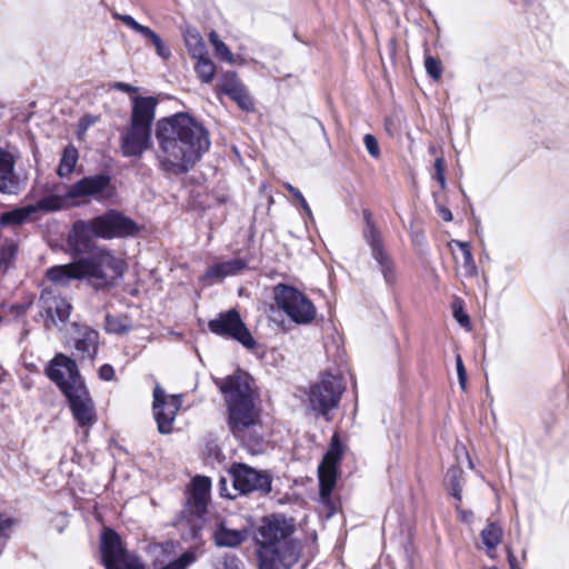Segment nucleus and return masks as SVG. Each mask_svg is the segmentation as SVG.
<instances>
[{
	"label": "nucleus",
	"instance_id": "21",
	"mask_svg": "<svg viewBox=\"0 0 569 569\" xmlns=\"http://www.w3.org/2000/svg\"><path fill=\"white\" fill-rule=\"evenodd\" d=\"M47 279L56 286L68 287L73 280L86 279V273L80 259L70 263L57 264L46 271Z\"/></svg>",
	"mask_w": 569,
	"mask_h": 569
},
{
	"label": "nucleus",
	"instance_id": "5",
	"mask_svg": "<svg viewBox=\"0 0 569 569\" xmlns=\"http://www.w3.org/2000/svg\"><path fill=\"white\" fill-rule=\"evenodd\" d=\"M157 106L158 99L151 96L131 98L130 117L119 136V148L124 158L140 159L151 149Z\"/></svg>",
	"mask_w": 569,
	"mask_h": 569
},
{
	"label": "nucleus",
	"instance_id": "34",
	"mask_svg": "<svg viewBox=\"0 0 569 569\" xmlns=\"http://www.w3.org/2000/svg\"><path fill=\"white\" fill-rule=\"evenodd\" d=\"M461 476H462V469L458 466H453V467L449 468L447 471L450 495L458 501L461 500V491H462L461 486H460Z\"/></svg>",
	"mask_w": 569,
	"mask_h": 569
},
{
	"label": "nucleus",
	"instance_id": "20",
	"mask_svg": "<svg viewBox=\"0 0 569 569\" xmlns=\"http://www.w3.org/2000/svg\"><path fill=\"white\" fill-rule=\"evenodd\" d=\"M74 331V353L80 360H93L98 353L99 333L97 330L78 322L72 323Z\"/></svg>",
	"mask_w": 569,
	"mask_h": 569
},
{
	"label": "nucleus",
	"instance_id": "11",
	"mask_svg": "<svg viewBox=\"0 0 569 569\" xmlns=\"http://www.w3.org/2000/svg\"><path fill=\"white\" fill-rule=\"evenodd\" d=\"M92 219L97 238L106 240L129 238L140 231L134 220L116 209H109Z\"/></svg>",
	"mask_w": 569,
	"mask_h": 569
},
{
	"label": "nucleus",
	"instance_id": "17",
	"mask_svg": "<svg viewBox=\"0 0 569 569\" xmlns=\"http://www.w3.org/2000/svg\"><path fill=\"white\" fill-rule=\"evenodd\" d=\"M111 178L107 173L87 176L71 184L64 193L66 199L93 198L103 199L108 193Z\"/></svg>",
	"mask_w": 569,
	"mask_h": 569
},
{
	"label": "nucleus",
	"instance_id": "24",
	"mask_svg": "<svg viewBox=\"0 0 569 569\" xmlns=\"http://www.w3.org/2000/svg\"><path fill=\"white\" fill-rule=\"evenodd\" d=\"M248 267V261L243 258H233L227 261L218 262L208 268L206 277L214 280H222L226 277L237 276Z\"/></svg>",
	"mask_w": 569,
	"mask_h": 569
},
{
	"label": "nucleus",
	"instance_id": "3",
	"mask_svg": "<svg viewBox=\"0 0 569 569\" xmlns=\"http://www.w3.org/2000/svg\"><path fill=\"white\" fill-rule=\"evenodd\" d=\"M295 526L282 515L264 518L258 530L259 569H290L299 559L300 550L290 539Z\"/></svg>",
	"mask_w": 569,
	"mask_h": 569
},
{
	"label": "nucleus",
	"instance_id": "39",
	"mask_svg": "<svg viewBox=\"0 0 569 569\" xmlns=\"http://www.w3.org/2000/svg\"><path fill=\"white\" fill-rule=\"evenodd\" d=\"M214 569H242V561L234 555L224 553L213 563Z\"/></svg>",
	"mask_w": 569,
	"mask_h": 569
},
{
	"label": "nucleus",
	"instance_id": "38",
	"mask_svg": "<svg viewBox=\"0 0 569 569\" xmlns=\"http://www.w3.org/2000/svg\"><path fill=\"white\" fill-rule=\"evenodd\" d=\"M230 98L237 102L239 108L243 111H251L253 110V100L250 97L249 92L247 91L246 87H241L239 90H237V93H232Z\"/></svg>",
	"mask_w": 569,
	"mask_h": 569
},
{
	"label": "nucleus",
	"instance_id": "4",
	"mask_svg": "<svg viewBox=\"0 0 569 569\" xmlns=\"http://www.w3.org/2000/svg\"><path fill=\"white\" fill-rule=\"evenodd\" d=\"M224 395L228 409V427L232 435L244 441L259 422V411L252 398V378L237 370L224 379L214 380Z\"/></svg>",
	"mask_w": 569,
	"mask_h": 569
},
{
	"label": "nucleus",
	"instance_id": "6",
	"mask_svg": "<svg viewBox=\"0 0 569 569\" xmlns=\"http://www.w3.org/2000/svg\"><path fill=\"white\" fill-rule=\"evenodd\" d=\"M277 307L297 325H310L317 315L313 302L297 288L279 283L273 287Z\"/></svg>",
	"mask_w": 569,
	"mask_h": 569
},
{
	"label": "nucleus",
	"instance_id": "40",
	"mask_svg": "<svg viewBox=\"0 0 569 569\" xmlns=\"http://www.w3.org/2000/svg\"><path fill=\"white\" fill-rule=\"evenodd\" d=\"M196 560L197 557L194 552L186 551L178 559L169 562L161 569H187L189 566L196 562Z\"/></svg>",
	"mask_w": 569,
	"mask_h": 569
},
{
	"label": "nucleus",
	"instance_id": "46",
	"mask_svg": "<svg viewBox=\"0 0 569 569\" xmlns=\"http://www.w3.org/2000/svg\"><path fill=\"white\" fill-rule=\"evenodd\" d=\"M111 16L113 19L123 22L127 27H129L136 32H138V30L142 26L141 23L137 22L130 14H122L117 11H113Z\"/></svg>",
	"mask_w": 569,
	"mask_h": 569
},
{
	"label": "nucleus",
	"instance_id": "25",
	"mask_svg": "<svg viewBox=\"0 0 569 569\" xmlns=\"http://www.w3.org/2000/svg\"><path fill=\"white\" fill-rule=\"evenodd\" d=\"M33 213L34 209L30 204L2 212L0 214V227H19L27 222Z\"/></svg>",
	"mask_w": 569,
	"mask_h": 569
},
{
	"label": "nucleus",
	"instance_id": "41",
	"mask_svg": "<svg viewBox=\"0 0 569 569\" xmlns=\"http://www.w3.org/2000/svg\"><path fill=\"white\" fill-rule=\"evenodd\" d=\"M283 187L292 194V197L296 199V201H298L302 208V210L305 211L306 216L312 220L313 219V214H312V211L307 202V200L305 199L303 194L300 192L299 189H297L296 187H293L291 183L289 182H286L283 184Z\"/></svg>",
	"mask_w": 569,
	"mask_h": 569
},
{
	"label": "nucleus",
	"instance_id": "37",
	"mask_svg": "<svg viewBox=\"0 0 569 569\" xmlns=\"http://www.w3.org/2000/svg\"><path fill=\"white\" fill-rule=\"evenodd\" d=\"M241 87H243V84L234 72L226 73L219 83L220 91L228 97H230L232 93H237V90H239Z\"/></svg>",
	"mask_w": 569,
	"mask_h": 569
},
{
	"label": "nucleus",
	"instance_id": "7",
	"mask_svg": "<svg viewBox=\"0 0 569 569\" xmlns=\"http://www.w3.org/2000/svg\"><path fill=\"white\" fill-rule=\"evenodd\" d=\"M228 473L233 491L240 495L257 492L260 496H267L272 490V476L267 470H258L242 462H233Z\"/></svg>",
	"mask_w": 569,
	"mask_h": 569
},
{
	"label": "nucleus",
	"instance_id": "48",
	"mask_svg": "<svg viewBox=\"0 0 569 569\" xmlns=\"http://www.w3.org/2000/svg\"><path fill=\"white\" fill-rule=\"evenodd\" d=\"M152 44L156 48L157 54L162 59H168L171 56L170 49L163 43L162 39L158 37Z\"/></svg>",
	"mask_w": 569,
	"mask_h": 569
},
{
	"label": "nucleus",
	"instance_id": "29",
	"mask_svg": "<svg viewBox=\"0 0 569 569\" xmlns=\"http://www.w3.org/2000/svg\"><path fill=\"white\" fill-rule=\"evenodd\" d=\"M18 253V243L6 239L0 247V271L6 272L14 261Z\"/></svg>",
	"mask_w": 569,
	"mask_h": 569
},
{
	"label": "nucleus",
	"instance_id": "15",
	"mask_svg": "<svg viewBox=\"0 0 569 569\" xmlns=\"http://www.w3.org/2000/svg\"><path fill=\"white\" fill-rule=\"evenodd\" d=\"M342 457V445L335 435L331 445L318 467L319 493L322 501L329 499L337 483L338 463Z\"/></svg>",
	"mask_w": 569,
	"mask_h": 569
},
{
	"label": "nucleus",
	"instance_id": "58",
	"mask_svg": "<svg viewBox=\"0 0 569 569\" xmlns=\"http://www.w3.org/2000/svg\"><path fill=\"white\" fill-rule=\"evenodd\" d=\"M490 569H497V568L492 567V568H490Z\"/></svg>",
	"mask_w": 569,
	"mask_h": 569
},
{
	"label": "nucleus",
	"instance_id": "44",
	"mask_svg": "<svg viewBox=\"0 0 569 569\" xmlns=\"http://www.w3.org/2000/svg\"><path fill=\"white\" fill-rule=\"evenodd\" d=\"M363 143H365V147H366L368 153L372 158L377 159L380 157V149H379L378 140L376 139L375 136H372L370 133L365 134Z\"/></svg>",
	"mask_w": 569,
	"mask_h": 569
},
{
	"label": "nucleus",
	"instance_id": "16",
	"mask_svg": "<svg viewBox=\"0 0 569 569\" xmlns=\"http://www.w3.org/2000/svg\"><path fill=\"white\" fill-rule=\"evenodd\" d=\"M86 278L106 280L108 272L112 276H122V261L108 250L97 248L88 257L80 258Z\"/></svg>",
	"mask_w": 569,
	"mask_h": 569
},
{
	"label": "nucleus",
	"instance_id": "36",
	"mask_svg": "<svg viewBox=\"0 0 569 569\" xmlns=\"http://www.w3.org/2000/svg\"><path fill=\"white\" fill-rule=\"evenodd\" d=\"M209 41L211 42V44H212V47L214 49L216 54L220 59H222V60H224L227 62H230V63L233 62V54H232V52L229 50L227 44L219 38L217 32H214V31L210 32Z\"/></svg>",
	"mask_w": 569,
	"mask_h": 569
},
{
	"label": "nucleus",
	"instance_id": "26",
	"mask_svg": "<svg viewBox=\"0 0 569 569\" xmlns=\"http://www.w3.org/2000/svg\"><path fill=\"white\" fill-rule=\"evenodd\" d=\"M79 159L78 150L74 146L68 144L62 152L57 174L61 178L71 174L77 166Z\"/></svg>",
	"mask_w": 569,
	"mask_h": 569
},
{
	"label": "nucleus",
	"instance_id": "33",
	"mask_svg": "<svg viewBox=\"0 0 569 569\" xmlns=\"http://www.w3.org/2000/svg\"><path fill=\"white\" fill-rule=\"evenodd\" d=\"M194 70L203 83L212 81L216 72L214 63L209 59L208 54L197 58Z\"/></svg>",
	"mask_w": 569,
	"mask_h": 569
},
{
	"label": "nucleus",
	"instance_id": "19",
	"mask_svg": "<svg viewBox=\"0 0 569 569\" xmlns=\"http://www.w3.org/2000/svg\"><path fill=\"white\" fill-rule=\"evenodd\" d=\"M211 488V481L208 477L196 476L191 482V489L188 492L186 507L181 511V517L200 518L207 510L208 496Z\"/></svg>",
	"mask_w": 569,
	"mask_h": 569
},
{
	"label": "nucleus",
	"instance_id": "14",
	"mask_svg": "<svg viewBox=\"0 0 569 569\" xmlns=\"http://www.w3.org/2000/svg\"><path fill=\"white\" fill-rule=\"evenodd\" d=\"M182 406L181 395H167L157 385L153 389V416L158 431L162 435L171 433L177 412Z\"/></svg>",
	"mask_w": 569,
	"mask_h": 569
},
{
	"label": "nucleus",
	"instance_id": "10",
	"mask_svg": "<svg viewBox=\"0 0 569 569\" xmlns=\"http://www.w3.org/2000/svg\"><path fill=\"white\" fill-rule=\"evenodd\" d=\"M100 549L106 569H143V563L123 548L120 536L112 529L102 531Z\"/></svg>",
	"mask_w": 569,
	"mask_h": 569
},
{
	"label": "nucleus",
	"instance_id": "23",
	"mask_svg": "<svg viewBox=\"0 0 569 569\" xmlns=\"http://www.w3.org/2000/svg\"><path fill=\"white\" fill-rule=\"evenodd\" d=\"M14 158L0 148V192L13 194L18 191V181L14 173Z\"/></svg>",
	"mask_w": 569,
	"mask_h": 569
},
{
	"label": "nucleus",
	"instance_id": "22",
	"mask_svg": "<svg viewBox=\"0 0 569 569\" xmlns=\"http://www.w3.org/2000/svg\"><path fill=\"white\" fill-rule=\"evenodd\" d=\"M250 536L247 528L231 529L226 521H219L213 529L212 538L218 547L237 548Z\"/></svg>",
	"mask_w": 569,
	"mask_h": 569
},
{
	"label": "nucleus",
	"instance_id": "28",
	"mask_svg": "<svg viewBox=\"0 0 569 569\" xmlns=\"http://www.w3.org/2000/svg\"><path fill=\"white\" fill-rule=\"evenodd\" d=\"M452 244H456L462 252L463 257V272L466 277H476L478 274V268L476 266L471 247L469 242L460 241V240H452Z\"/></svg>",
	"mask_w": 569,
	"mask_h": 569
},
{
	"label": "nucleus",
	"instance_id": "52",
	"mask_svg": "<svg viewBox=\"0 0 569 569\" xmlns=\"http://www.w3.org/2000/svg\"><path fill=\"white\" fill-rule=\"evenodd\" d=\"M111 88H113L116 90H119V91H122V92H127V93L138 91L137 87H133V86H131L129 83H126V82H114L111 86Z\"/></svg>",
	"mask_w": 569,
	"mask_h": 569
},
{
	"label": "nucleus",
	"instance_id": "53",
	"mask_svg": "<svg viewBox=\"0 0 569 569\" xmlns=\"http://www.w3.org/2000/svg\"><path fill=\"white\" fill-rule=\"evenodd\" d=\"M438 212H439L440 217H441L445 221H447V222H449V221H451V220L453 219V217H452V213H451L450 209H448V208H446V207L439 206V207H438Z\"/></svg>",
	"mask_w": 569,
	"mask_h": 569
},
{
	"label": "nucleus",
	"instance_id": "8",
	"mask_svg": "<svg viewBox=\"0 0 569 569\" xmlns=\"http://www.w3.org/2000/svg\"><path fill=\"white\" fill-rule=\"evenodd\" d=\"M343 391L340 377L325 373L319 382L310 387L308 401L312 410L328 419L329 412L339 406Z\"/></svg>",
	"mask_w": 569,
	"mask_h": 569
},
{
	"label": "nucleus",
	"instance_id": "30",
	"mask_svg": "<svg viewBox=\"0 0 569 569\" xmlns=\"http://www.w3.org/2000/svg\"><path fill=\"white\" fill-rule=\"evenodd\" d=\"M184 42L189 53L194 59L208 54L204 41L197 31H188L184 37Z\"/></svg>",
	"mask_w": 569,
	"mask_h": 569
},
{
	"label": "nucleus",
	"instance_id": "32",
	"mask_svg": "<svg viewBox=\"0 0 569 569\" xmlns=\"http://www.w3.org/2000/svg\"><path fill=\"white\" fill-rule=\"evenodd\" d=\"M67 200L63 197L50 194L47 197L41 198L37 203L30 204L34 209V213L37 211H46V212H53L59 211L63 208V202Z\"/></svg>",
	"mask_w": 569,
	"mask_h": 569
},
{
	"label": "nucleus",
	"instance_id": "47",
	"mask_svg": "<svg viewBox=\"0 0 569 569\" xmlns=\"http://www.w3.org/2000/svg\"><path fill=\"white\" fill-rule=\"evenodd\" d=\"M453 317L461 327L469 328V316L463 311L461 306L453 305Z\"/></svg>",
	"mask_w": 569,
	"mask_h": 569
},
{
	"label": "nucleus",
	"instance_id": "12",
	"mask_svg": "<svg viewBox=\"0 0 569 569\" xmlns=\"http://www.w3.org/2000/svg\"><path fill=\"white\" fill-rule=\"evenodd\" d=\"M209 330L220 337L231 338L247 349L256 347V340L234 309L220 312L217 318L208 322Z\"/></svg>",
	"mask_w": 569,
	"mask_h": 569
},
{
	"label": "nucleus",
	"instance_id": "49",
	"mask_svg": "<svg viewBox=\"0 0 569 569\" xmlns=\"http://www.w3.org/2000/svg\"><path fill=\"white\" fill-rule=\"evenodd\" d=\"M99 378L104 381H111L114 378V369L111 365H102L98 371Z\"/></svg>",
	"mask_w": 569,
	"mask_h": 569
},
{
	"label": "nucleus",
	"instance_id": "57",
	"mask_svg": "<svg viewBox=\"0 0 569 569\" xmlns=\"http://www.w3.org/2000/svg\"><path fill=\"white\" fill-rule=\"evenodd\" d=\"M27 309V306H21V310H26Z\"/></svg>",
	"mask_w": 569,
	"mask_h": 569
},
{
	"label": "nucleus",
	"instance_id": "31",
	"mask_svg": "<svg viewBox=\"0 0 569 569\" xmlns=\"http://www.w3.org/2000/svg\"><path fill=\"white\" fill-rule=\"evenodd\" d=\"M482 543L487 549L493 550L501 542L502 528L496 523L490 522L480 533Z\"/></svg>",
	"mask_w": 569,
	"mask_h": 569
},
{
	"label": "nucleus",
	"instance_id": "27",
	"mask_svg": "<svg viewBox=\"0 0 569 569\" xmlns=\"http://www.w3.org/2000/svg\"><path fill=\"white\" fill-rule=\"evenodd\" d=\"M104 329L108 333L123 335L132 330V323L128 317L107 315L104 318Z\"/></svg>",
	"mask_w": 569,
	"mask_h": 569
},
{
	"label": "nucleus",
	"instance_id": "13",
	"mask_svg": "<svg viewBox=\"0 0 569 569\" xmlns=\"http://www.w3.org/2000/svg\"><path fill=\"white\" fill-rule=\"evenodd\" d=\"M363 238L371 248V256L376 260L386 283L396 281L395 266L390 256L385 251L380 231L377 229L370 211H365Z\"/></svg>",
	"mask_w": 569,
	"mask_h": 569
},
{
	"label": "nucleus",
	"instance_id": "45",
	"mask_svg": "<svg viewBox=\"0 0 569 569\" xmlns=\"http://www.w3.org/2000/svg\"><path fill=\"white\" fill-rule=\"evenodd\" d=\"M456 369H457L459 386L462 390H466L467 372H466V368H465L462 358L459 353L456 355Z\"/></svg>",
	"mask_w": 569,
	"mask_h": 569
},
{
	"label": "nucleus",
	"instance_id": "43",
	"mask_svg": "<svg viewBox=\"0 0 569 569\" xmlns=\"http://www.w3.org/2000/svg\"><path fill=\"white\" fill-rule=\"evenodd\" d=\"M433 167H435L433 179L439 182L441 189H446L447 180H446L445 172H446L447 166H446L445 159L442 157L436 158Z\"/></svg>",
	"mask_w": 569,
	"mask_h": 569
},
{
	"label": "nucleus",
	"instance_id": "9",
	"mask_svg": "<svg viewBox=\"0 0 569 569\" xmlns=\"http://www.w3.org/2000/svg\"><path fill=\"white\" fill-rule=\"evenodd\" d=\"M38 305L39 316L43 319L46 329L56 328L62 331L66 328L72 311V305L66 297L51 288H44L40 293Z\"/></svg>",
	"mask_w": 569,
	"mask_h": 569
},
{
	"label": "nucleus",
	"instance_id": "2",
	"mask_svg": "<svg viewBox=\"0 0 569 569\" xmlns=\"http://www.w3.org/2000/svg\"><path fill=\"white\" fill-rule=\"evenodd\" d=\"M46 375L66 397L78 425L93 426L97 421L94 403L76 360L57 353L47 365Z\"/></svg>",
	"mask_w": 569,
	"mask_h": 569
},
{
	"label": "nucleus",
	"instance_id": "1",
	"mask_svg": "<svg viewBox=\"0 0 569 569\" xmlns=\"http://www.w3.org/2000/svg\"><path fill=\"white\" fill-rule=\"evenodd\" d=\"M154 153L158 169L166 177L188 173L210 149L208 130L187 112L163 117L156 122Z\"/></svg>",
	"mask_w": 569,
	"mask_h": 569
},
{
	"label": "nucleus",
	"instance_id": "54",
	"mask_svg": "<svg viewBox=\"0 0 569 569\" xmlns=\"http://www.w3.org/2000/svg\"><path fill=\"white\" fill-rule=\"evenodd\" d=\"M456 510L462 521H469L472 518V512L462 510L459 505L456 506Z\"/></svg>",
	"mask_w": 569,
	"mask_h": 569
},
{
	"label": "nucleus",
	"instance_id": "42",
	"mask_svg": "<svg viewBox=\"0 0 569 569\" xmlns=\"http://www.w3.org/2000/svg\"><path fill=\"white\" fill-rule=\"evenodd\" d=\"M425 68L427 73L433 79L439 80L442 73L440 61L431 56L426 57Z\"/></svg>",
	"mask_w": 569,
	"mask_h": 569
},
{
	"label": "nucleus",
	"instance_id": "35",
	"mask_svg": "<svg viewBox=\"0 0 569 569\" xmlns=\"http://www.w3.org/2000/svg\"><path fill=\"white\" fill-rule=\"evenodd\" d=\"M14 520L8 516L0 515V557L3 555L6 547L13 531Z\"/></svg>",
	"mask_w": 569,
	"mask_h": 569
},
{
	"label": "nucleus",
	"instance_id": "18",
	"mask_svg": "<svg viewBox=\"0 0 569 569\" xmlns=\"http://www.w3.org/2000/svg\"><path fill=\"white\" fill-rule=\"evenodd\" d=\"M96 229L93 227V219L91 220H77L67 238V243L72 257L81 254H90L97 249L94 244Z\"/></svg>",
	"mask_w": 569,
	"mask_h": 569
},
{
	"label": "nucleus",
	"instance_id": "51",
	"mask_svg": "<svg viewBox=\"0 0 569 569\" xmlns=\"http://www.w3.org/2000/svg\"><path fill=\"white\" fill-rule=\"evenodd\" d=\"M137 33L141 34L146 40H148L151 43L159 37V34H157L153 30L143 24L140 27Z\"/></svg>",
	"mask_w": 569,
	"mask_h": 569
},
{
	"label": "nucleus",
	"instance_id": "50",
	"mask_svg": "<svg viewBox=\"0 0 569 569\" xmlns=\"http://www.w3.org/2000/svg\"><path fill=\"white\" fill-rule=\"evenodd\" d=\"M219 491L222 497L234 499L236 495L228 489V479L221 477L219 480Z\"/></svg>",
	"mask_w": 569,
	"mask_h": 569
},
{
	"label": "nucleus",
	"instance_id": "56",
	"mask_svg": "<svg viewBox=\"0 0 569 569\" xmlns=\"http://www.w3.org/2000/svg\"><path fill=\"white\" fill-rule=\"evenodd\" d=\"M429 152H430V153H432V154H435V153H436V148H435V147H430V148H429Z\"/></svg>",
	"mask_w": 569,
	"mask_h": 569
},
{
	"label": "nucleus",
	"instance_id": "55",
	"mask_svg": "<svg viewBox=\"0 0 569 569\" xmlns=\"http://www.w3.org/2000/svg\"><path fill=\"white\" fill-rule=\"evenodd\" d=\"M508 563L510 569H521L518 567L517 558L515 557L510 549L508 550Z\"/></svg>",
	"mask_w": 569,
	"mask_h": 569
}]
</instances>
